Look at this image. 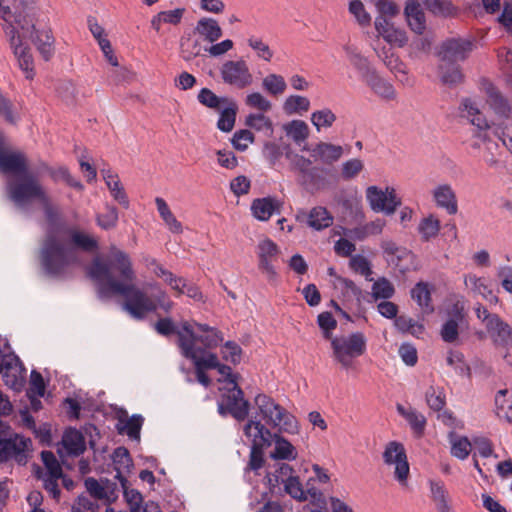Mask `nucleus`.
I'll list each match as a JSON object with an SVG mask.
<instances>
[{
	"label": "nucleus",
	"mask_w": 512,
	"mask_h": 512,
	"mask_svg": "<svg viewBox=\"0 0 512 512\" xmlns=\"http://www.w3.org/2000/svg\"><path fill=\"white\" fill-rule=\"evenodd\" d=\"M296 220L313 230L321 231L333 224L332 214L323 206H316L310 210L299 209L295 214Z\"/></svg>",
	"instance_id": "20"
},
{
	"label": "nucleus",
	"mask_w": 512,
	"mask_h": 512,
	"mask_svg": "<svg viewBox=\"0 0 512 512\" xmlns=\"http://www.w3.org/2000/svg\"><path fill=\"white\" fill-rule=\"evenodd\" d=\"M460 109L464 116L470 121L472 129H492L493 122H490L479 108L478 102L473 98H463Z\"/></svg>",
	"instance_id": "26"
},
{
	"label": "nucleus",
	"mask_w": 512,
	"mask_h": 512,
	"mask_svg": "<svg viewBox=\"0 0 512 512\" xmlns=\"http://www.w3.org/2000/svg\"><path fill=\"white\" fill-rule=\"evenodd\" d=\"M433 198L438 207L443 208L449 215H454L458 211L456 193L449 184L438 185L433 190Z\"/></svg>",
	"instance_id": "30"
},
{
	"label": "nucleus",
	"mask_w": 512,
	"mask_h": 512,
	"mask_svg": "<svg viewBox=\"0 0 512 512\" xmlns=\"http://www.w3.org/2000/svg\"><path fill=\"white\" fill-rule=\"evenodd\" d=\"M379 97L385 100H394L396 91L391 83L383 79L375 70L363 81Z\"/></svg>",
	"instance_id": "36"
},
{
	"label": "nucleus",
	"mask_w": 512,
	"mask_h": 512,
	"mask_svg": "<svg viewBox=\"0 0 512 512\" xmlns=\"http://www.w3.org/2000/svg\"><path fill=\"white\" fill-rule=\"evenodd\" d=\"M33 42L44 60L48 61L53 56L54 37L50 30L36 31V36L33 38Z\"/></svg>",
	"instance_id": "42"
},
{
	"label": "nucleus",
	"mask_w": 512,
	"mask_h": 512,
	"mask_svg": "<svg viewBox=\"0 0 512 512\" xmlns=\"http://www.w3.org/2000/svg\"><path fill=\"white\" fill-rule=\"evenodd\" d=\"M330 341L332 357L344 369L351 368L354 360L366 351V338L360 332L337 336Z\"/></svg>",
	"instance_id": "6"
},
{
	"label": "nucleus",
	"mask_w": 512,
	"mask_h": 512,
	"mask_svg": "<svg viewBox=\"0 0 512 512\" xmlns=\"http://www.w3.org/2000/svg\"><path fill=\"white\" fill-rule=\"evenodd\" d=\"M266 113L267 112L250 113L246 116L245 125L267 136H271L274 132L273 122Z\"/></svg>",
	"instance_id": "41"
},
{
	"label": "nucleus",
	"mask_w": 512,
	"mask_h": 512,
	"mask_svg": "<svg viewBox=\"0 0 512 512\" xmlns=\"http://www.w3.org/2000/svg\"><path fill=\"white\" fill-rule=\"evenodd\" d=\"M282 203L275 197L255 199L251 204L253 216L260 221H267L274 213H279Z\"/></svg>",
	"instance_id": "29"
},
{
	"label": "nucleus",
	"mask_w": 512,
	"mask_h": 512,
	"mask_svg": "<svg viewBox=\"0 0 512 512\" xmlns=\"http://www.w3.org/2000/svg\"><path fill=\"white\" fill-rule=\"evenodd\" d=\"M201 46L198 40L191 38H183L180 42V56L186 61L190 62L201 54Z\"/></svg>",
	"instance_id": "56"
},
{
	"label": "nucleus",
	"mask_w": 512,
	"mask_h": 512,
	"mask_svg": "<svg viewBox=\"0 0 512 512\" xmlns=\"http://www.w3.org/2000/svg\"><path fill=\"white\" fill-rule=\"evenodd\" d=\"M223 391L218 403V411L222 416L231 414L236 420L243 421L249 413V402L244 399L243 391L237 385L235 379L226 380V385L220 387Z\"/></svg>",
	"instance_id": "9"
},
{
	"label": "nucleus",
	"mask_w": 512,
	"mask_h": 512,
	"mask_svg": "<svg viewBox=\"0 0 512 512\" xmlns=\"http://www.w3.org/2000/svg\"><path fill=\"white\" fill-rule=\"evenodd\" d=\"M374 24L378 35L387 43L397 47H403L407 43L408 37L405 30L395 20L376 18Z\"/></svg>",
	"instance_id": "22"
},
{
	"label": "nucleus",
	"mask_w": 512,
	"mask_h": 512,
	"mask_svg": "<svg viewBox=\"0 0 512 512\" xmlns=\"http://www.w3.org/2000/svg\"><path fill=\"white\" fill-rule=\"evenodd\" d=\"M88 273L96 282L100 297L124 296L123 308L135 319L144 318L158 307L165 311L172 308V302L168 300L166 293L156 285H149L157 290L152 297L134 285L136 276L130 258L115 246L111 247L106 259L95 258Z\"/></svg>",
	"instance_id": "1"
},
{
	"label": "nucleus",
	"mask_w": 512,
	"mask_h": 512,
	"mask_svg": "<svg viewBox=\"0 0 512 512\" xmlns=\"http://www.w3.org/2000/svg\"><path fill=\"white\" fill-rule=\"evenodd\" d=\"M425 399L428 407L434 411H441L446 404V397L443 389L433 385L427 389Z\"/></svg>",
	"instance_id": "53"
},
{
	"label": "nucleus",
	"mask_w": 512,
	"mask_h": 512,
	"mask_svg": "<svg viewBox=\"0 0 512 512\" xmlns=\"http://www.w3.org/2000/svg\"><path fill=\"white\" fill-rule=\"evenodd\" d=\"M101 173L113 198L119 204H121L125 208H128L129 200L124 191L123 186L120 183L118 175L114 174L110 169H102Z\"/></svg>",
	"instance_id": "39"
},
{
	"label": "nucleus",
	"mask_w": 512,
	"mask_h": 512,
	"mask_svg": "<svg viewBox=\"0 0 512 512\" xmlns=\"http://www.w3.org/2000/svg\"><path fill=\"white\" fill-rule=\"evenodd\" d=\"M220 74L224 83L240 89L249 86L253 81L249 67L242 59L224 62L221 66Z\"/></svg>",
	"instance_id": "19"
},
{
	"label": "nucleus",
	"mask_w": 512,
	"mask_h": 512,
	"mask_svg": "<svg viewBox=\"0 0 512 512\" xmlns=\"http://www.w3.org/2000/svg\"><path fill=\"white\" fill-rule=\"evenodd\" d=\"M96 222L104 230L114 228L118 222V211L113 206H106L105 212L97 214Z\"/></svg>",
	"instance_id": "62"
},
{
	"label": "nucleus",
	"mask_w": 512,
	"mask_h": 512,
	"mask_svg": "<svg viewBox=\"0 0 512 512\" xmlns=\"http://www.w3.org/2000/svg\"><path fill=\"white\" fill-rule=\"evenodd\" d=\"M0 171L4 174L14 175L16 178L7 182V193L11 199V187L16 183H23L27 179H38L28 168L26 156L19 151L0 149Z\"/></svg>",
	"instance_id": "11"
},
{
	"label": "nucleus",
	"mask_w": 512,
	"mask_h": 512,
	"mask_svg": "<svg viewBox=\"0 0 512 512\" xmlns=\"http://www.w3.org/2000/svg\"><path fill=\"white\" fill-rule=\"evenodd\" d=\"M431 497L439 512H450L447 489L442 481H430Z\"/></svg>",
	"instance_id": "43"
},
{
	"label": "nucleus",
	"mask_w": 512,
	"mask_h": 512,
	"mask_svg": "<svg viewBox=\"0 0 512 512\" xmlns=\"http://www.w3.org/2000/svg\"><path fill=\"white\" fill-rule=\"evenodd\" d=\"M365 195L370 208L374 212L392 215L401 205V199L397 197L396 191L392 187H386L383 190L377 186H369Z\"/></svg>",
	"instance_id": "15"
},
{
	"label": "nucleus",
	"mask_w": 512,
	"mask_h": 512,
	"mask_svg": "<svg viewBox=\"0 0 512 512\" xmlns=\"http://www.w3.org/2000/svg\"><path fill=\"white\" fill-rule=\"evenodd\" d=\"M439 75L443 84L454 86L459 84L463 75L457 65L453 62H443L439 66Z\"/></svg>",
	"instance_id": "46"
},
{
	"label": "nucleus",
	"mask_w": 512,
	"mask_h": 512,
	"mask_svg": "<svg viewBox=\"0 0 512 512\" xmlns=\"http://www.w3.org/2000/svg\"><path fill=\"white\" fill-rule=\"evenodd\" d=\"M262 88L271 95H281L287 89V84L283 76L275 73L268 74L262 80Z\"/></svg>",
	"instance_id": "50"
},
{
	"label": "nucleus",
	"mask_w": 512,
	"mask_h": 512,
	"mask_svg": "<svg viewBox=\"0 0 512 512\" xmlns=\"http://www.w3.org/2000/svg\"><path fill=\"white\" fill-rule=\"evenodd\" d=\"M195 32L198 33L203 40L214 43L219 40L223 31L218 22L213 18H201L195 27Z\"/></svg>",
	"instance_id": "40"
},
{
	"label": "nucleus",
	"mask_w": 512,
	"mask_h": 512,
	"mask_svg": "<svg viewBox=\"0 0 512 512\" xmlns=\"http://www.w3.org/2000/svg\"><path fill=\"white\" fill-rule=\"evenodd\" d=\"M349 12L354 16L356 22L361 27H368L371 24V16L366 11L360 0H352L349 3Z\"/></svg>",
	"instance_id": "60"
},
{
	"label": "nucleus",
	"mask_w": 512,
	"mask_h": 512,
	"mask_svg": "<svg viewBox=\"0 0 512 512\" xmlns=\"http://www.w3.org/2000/svg\"><path fill=\"white\" fill-rule=\"evenodd\" d=\"M472 50V43L463 39H450L443 43L440 51L443 62L464 60Z\"/></svg>",
	"instance_id": "25"
},
{
	"label": "nucleus",
	"mask_w": 512,
	"mask_h": 512,
	"mask_svg": "<svg viewBox=\"0 0 512 512\" xmlns=\"http://www.w3.org/2000/svg\"><path fill=\"white\" fill-rule=\"evenodd\" d=\"M405 16L412 31L422 34L426 28L425 14L417 0H409L405 6Z\"/></svg>",
	"instance_id": "35"
},
{
	"label": "nucleus",
	"mask_w": 512,
	"mask_h": 512,
	"mask_svg": "<svg viewBox=\"0 0 512 512\" xmlns=\"http://www.w3.org/2000/svg\"><path fill=\"white\" fill-rule=\"evenodd\" d=\"M113 462L115 464V468L117 470L116 477L121 480V478H124L122 476L123 471L129 470L131 466V458L129 455V452L124 447H118L113 454Z\"/></svg>",
	"instance_id": "58"
},
{
	"label": "nucleus",
	"mask_w": 512,
	"mask_h": 512,
	"mask_svg": "<svg viewBox=\"0 0 512 512\" xmlns=\"http://www.w3.org/2000/svg\"><path fill=\"white\" fill-rule=\"evenodd\" d=\"M143 421L140 415L128 417L127 412L122 411L118 415L117 430L120 434H126L130 439L139 441Z\"/></svg>",
	"instance_id": "33"
},
{
	"label": "nucleus",
	"mask_w": 512,
	"mask_h": 512,
	"mask_svg": "<svg viewBox=\"0 0 512 512\" xmlns=\"http://www.w3.org/2000/svg\"><path fill=\"white\" fill-rule=\"evenodd\" d=\"M281 483L284 485V490L292 498L298 501H306V492L297 476H289L288 478H281Z\"/></svg>",
	"instance_id": "55"
},
{
	"label": "nucleus",
	"mask_w": 512,
	"mask_h": 512,
	"mask_svg": "<svg viewBox=\"0 0 512 512\" xmlns=\"http://www.w3.org/2000/svg\"><path fill=\"white\" fill-rule=\"evenodd\" d=\"M76 248L92 251L97 248V241L88 233L76 228L68 229L65 235L59 231L47 234L41 248V264L47 274L62 276L74 265L80 264Z\"/></svg>",
	"instance_id": "2"
},
{
	"label": "nucleus",
	"mask_w": 512,
	"mask_h": 512,
	"mask_svg": "<svg viewBox=\"0 0 512 512\" xmlns=\"http://www.w3.org/2000/svg\"><path fill=\"white\" fill-rule=\"evenodd\" d=\"M397 412L408 422L413 434L416 437H421L426 428V417L415 408L405 407L401 404L396 406Z\"/></svg>",
	"instance_id": "34"
},
{
	"label": "nucleus",
	"mask_w": 512,
	"mask_h": 512,
	"mask_svg": "<svg viewBox=\"0 0 512 512\" xmlns=\"http://www.w3.org/2000/svg\"><path fill=\"white\" fill-rule=\"evenodd\" d=\"M336 121V115L329 108L316 110L311 114V122L320 131L322 128H330Z\"/></svg>",
	"instance_id": "54"
},
{
	"label": "nucleus",
	"mask_w": 512,
	"mask_h": 512,
	"mask_svg": "<svg viewBox=\"0 0 512 512\" xmlns=\"http://www.w3.org/2000/svg\"><path fill=\"white\" fill-rule=\"evenodd\" d=\"M248 45L253 49L257 56L264 61H271L273 57V51L270 49L268 44L264 43L261 38L251 36L247 40Z\"/></svg>",
	"instance_id": "64"
},
{
	"label": "nucleus",
	"mask_w": 512,
	"mask_h": 512,
	"mask_svg": "<svg viewBox=\"0 0 512 512\" xmlns=\"http://www.w3.org/2000/svg\"><path fill=\"white\" fill-rule=\"evenodd\" d=\"M155 203L160 217L165 222L169 230L175 234L182 233V224L175 218L166 201L163 198L157 197L155 199Z\"/></svg>",
	"instance_id": "44"
},
{
	"label": "nucleus",
	"mask_w": 512,
	"mask_h": 512,
	"mask_svg": "<svg viewBox=\"0 0 512 512\" xmlns=\"http://www.w3.org/2000/svg\"><path fill=\"white\" fill-rule=\"evenodd\" d=\"M344 51L350 63L358 71L362 81L375 71V69L370 65L368 59L364 57L356 47L345 45Z\"/></svg>",
	"instance_id": "38"
},
{
	"label": "nucleus",
	"mask_w": 512,
	"mask_h": 512,
	"mask_svg": "<svg viewBox=\"0 0 512 512\" xmlns=\"http://www.w3.org/2000/svg\"><path fill=\"white\" fill-rule=\"evenodd\" d=\"M183 14L184 9L180 8L175 10L162 11L152 18L151 26L153 29L159 32L162 23L176 25L181 21Z\"/></svg>",
	"instance_id": "49"
},
{
	"label": "nucleus",
	"mask_w": 512,
	"mask_h": 512,
	"mask_svg": "<svg viewBox=\"0 0 512 512\" xmlns=\"http://www.w3.org/2000/svg\"><path fill=\"white\" fill-rule=\"evenodd\" d=\"M237 106L235 103H229L227 107L221 112L217 127L224 132H229L233 129L236 119Z\"/></svg>",
	"instance_id": "57"
},
{
	"label": "nucleus",
	"mask_w": 512,
	"mask_h": 512,
	"mask_svg": "<svg viewBox=\"0 0 512 512\" xmlns=\"http://www.w3.org/2000/svg\"><path fill=\"white\" fill-rule=\"evenodd\" d=\"M446 319L442 324L440 335L446 343H456L460 331L468 326L466 300L463 296L456 297L446 308Z\"/></svg>",
	"instance_id": "10"
},
{
	"label": "nucleus",
	"mask_w": 512,
	"mask_h": 512,
	"mask_svg": "<svg viewBox=\"0 0 512 512\" xmlns=\"http://www.w3.org/2000/svg\"><path fill=\"white\" fill-rule=\"evenodd\" d=\"M85 487L93 498L105 503L112 502L117 498L114 484L108 481L99 482L94 478H87Z\"/></svg>",
	"instance_id": "31"
},
{
	"label": "nucleus",
	"mask_w": 512,
	"mask_h": 512,
	"mask_svg": "<svg viewBox=\"0 0 512 512\" xmlns=\"http://www.w3.org/2000/svg\"><path fill=\"white\" fill-rule=\"evenodd\" d=\"M440 231V221L433 215L423 218L418 226L423 241H429L435 238Z\"/></svg>",
	"instance_id": "51"
},
{
	"label": "nucleus",
	"mask_w": 512,
	"mask_h": 512,
	"mask_svg": "<svg viewBox=\"0 0 512 512\" xmlns=\"http://www.w3.org/2000/svg\"><path fill=\"white\" fill-rule=\"evenodd\" d=\"M122 488L124 490V497L129 505L130 512H139L144 506L142 505V495L134 489H128L126 486L127 480L121 478L120 480Z\"/></svg>",
	"instance_id": "63"
},
{
	"label": "nucleus",
	"mask_w": 512,
	"mask_h": 512,
	"mask_svg": "<svg viewBox=\"0 0 512 512\" xmlns=\"http://www.w3.org/2000/svg\"><path fill=\"white\" fill-rule=\"evenodd\" d=\"M256 254L259 270L266 275L268 281H275L277 271L274 264L280 255L278 245L269 238H263L257 244Z\"/></svg>",
	"instance_id": "17"
},
{
	"label": "nucleus",
	"mask_w": 512,
	"mask_h": 512,
	"mask_svg": "<svg viewBox=\"0 0 512 512\" xmlns=\"http://www.w3.org/2000/svg\"><path fill=\"white\" fill-rule=\"evenodd\" d=\"M62 446L67 455L78 456L86 449L85 438L77 429L69 428L62 437Z\"/></svg>",
	"instance_id": "37"
},
{
	"label": "nucleus",
	"mask_w": 512,
	"mask_h": 512,
	"mask_svg": "<svg viewBox=\"0 0 512 512\" xmlns=\"http://www.w3.org/2000/svg\"><path fill=\"white\" fill-rule=\"evenodd\" d=\"M479 91L485 104L499 119H509L512 116V103L498 86L489 79L483 78L479 83Z\"/></svg>",
	"instance_id": "14"
},
{
	"label": "nucleus",
	"mask_w": 512,
	"mask_h": 512,
	"mask_svg": "<svg viewBox=\"0 0 512 512\" xmlns=\"http://www.w3.org/2000/svg\"><path fill=\"white\" fill-rule=\"evenodd\" d=\"M16 26L9 24L6 33L10 35L11 47L18 60L19 67L25 72L27 79L34 77V63L30 49L22 43V37L31 34L34 30V23L31 16L18 14L15 17Z\"/></svg>",
	"instance_id": "4"
},
{
	"label": "nucleus",
	"mask_w": 512,
	"mask_h": 512,
	"mask_svg": "<svg viewBox=\"0 0 512 512\" xmlns=\"http://www.w3.org/2000/svg\"><path fill=\"white\" fill-rule=\"evenodd\" d=\"M304 150L310 152L311 158L314 162L331 165L338 161L343 155V148L340 145H335L327 142H320L309 148L305 146Z\"/></svg>",
	"instance_id": "24"
},
{
	"label": "nucleus",
	"mask_w": 512,
	"mask_h": 512,
	"mask_svg": "<svg viewBox=\"0 0 512 512\" xmlns=\"http://www.w3.org/2000/svg\"><path fill=\"white\" fill-rule=\"evenodd\" d=\"M41 458L45 469L41 470L39 468L36 472L37 477L43 481L44 488L47 492H49L54 499H57L60 495L58 480L62 479V483L67 489H72L74 482L64 477L62 467L51 451H43Z\"/></svg>",
	"instance_id": "12"
},
{
	"label": "nucleus",
	"mask_w": 512,
	"mask_h": 512,
	"mask_svg": "<svg viewBox=\"0 0 512 512\" xmlns=\"http://www.w3.org/2000/svg\"><path fill=\"white\" fill-rule=\"evenodd\" d=\"M492 129H472L470 146L474 150H480L484 146L483 159L490 166L497 163L495 152L498 149V143L491 138Z\"/></svg>",
	"instance_id": "21"
},
{
	"label": "nucleus",
	"mask_w": 512,
	"mask_h": 512,
	"mask_svg": "<svg viewBox=\"0 0 512 512\" xmlns=\"http://www.w3.org/2000/svg\"><path fill=\"white\" fill-rule=\"evenodd\" d=\"M271 444H274L270 457L274 460H295L298 456L297 449L278 433H271Z\"/></svg>",
	"instance_id": "32"
},
{
	"label": "nucleus",
	"mask_w": 512,
	"mask_h": 512,
	"mask_svg": "<svg viewBox=\"0 0 512 512\" xmlns=\"http://www.w3.org/2000/svg\"><path fill=\"white\" fill-rule=\"evenodd\" d=\"M290 159L291 169L297 172L303 183H313L318 174V168L313 166V159L306 158L299 154H287Z\"/></svg>",
	"instance_id": "28"
},
{
	"label": "nucleus",
	"mask_w": 512,
	"mask_h": 512,
	"mask_svg": "<svg viewBox=\"0 0 512 512\" xmlns=\"http://www.w3.org/2000/svg\"><path fill=\"white\" fill-rule=\"evenodd\" d=\"M411 296L425 312L429 313L433 311V307L430 303L431 295L427 284L418 283L412 289Z\"/></svg>",
	"instance_id": "52"
},
{
	"label": "nucleus",
	"mask_w": 512,
	"mask_h": 512,
	"mask_svg": "<svg viewBox=\"0 0 512 512\" xmlns=\"http://www.w3.org/2000/svg\"><path fill=\"white\" fill-rule=\"evenodd\" d=\"M180 350L181 354L188 359H191L195 365L197 381L208 387L211 383L210 378L204 372L205 369H212L218 365V357L215 353L205 351L202 348H193L191 343L186 339L191 336L188 327H185L180 335Z\"/></svg>",
	"instance_id": "7"
},
{
	"label": "nucleus",
	"mask_w": 512,
	"mask_h": 512,
	"mask_svg": "<svg viewBox=\"0 0 512 512\" xmlns=\"http://www.w3.org/2000/svg\"><path fill=\"white\" fill-rule=\"evenodd\" d=\"M185 327L191 332V336L186 339L193 348L212 349L217 347L223 341V335L216 328L197 322L183 321L181 327L177 330L178 346L180 347V335Z\"/></svg>",
	"instance_id": "13"
},
{
	"label": "nucleus",
	"mask_w": 512,
	"mask_h": 512,
	"mask_svg": "<svg viewBox=\"0 0 512 512\" xmlns=\"http://www.w3.org/2000/svg\"><path fill=\"white\" fill-rule=\"evenodd\" d=\"M451 444V454L460 459H466L471 451V442L467 437L458 436L455 433L449 434Z\"/></svg>",
	"instance_id": "48"
},
{
	"label": "nucleus",
	"mask_w": 512,
	"mask_h": 512,
	"mask_svg": "<svg viewBox=\"0 0 512 512\" xmlns=\"http://www.w3.org/2000/svg\"><path fill=\"white\" fill-rule=\"evenodd\" d=\"M32 441L16 434L8 439H0V462L15 459L19 464L27 462L31 452Z\"/></svg>",
	"instance_id": "18"
},
{
	"label": "nucleus",
	"mask_w": 512,
	"mask_h": 512,
	"mask_svg": "<svg viewBox=\"0 0 512 512\" xmlns=\"http://www.w3.org/2000/svg\"><path fill=\"white\" fill-rule=\"evenodd\" d=\"M384 463L393 468L394 478L400 485H406L409 476V463L403 444L391 441L383 452Z\"/></svg>",
	"instance_id": "16"
},
{
	"label": "nucleus",
	"mask_w": 512,
	"mask_h": 512,
	"mask_svg": "<svg viewBox=\"0 0 512 512\" xmlns=\"http://www.w3.org/2000/svg\"><path fill=\"white\" fill-rule=\"evenodd\" d=\"M283 129L296 144L305 142L309 137V127L303 120H292L285 124Z\"/></svg>",
	"instance_id": "45"
},
{
	"label": "nucleus",
	"mask_w": 512,
	"mask_h": 512,
	"mask_svg": "<svg viewBox=\"0 0 512 512\" xmlns=\"http://www.w3.org/2000/svg\"><path fill=\"white\" fill-rule=\"evenodd\" d=\"M486 330L495 346L508 347L512 345V327L503 321L500 316L492 317V321H490Z\"/></svg>",
	"instance_id": "27"
},
{
	"label": "nucleus",
	"mask_w": 512,
	"mask_h": 512,
	"mask_svg": "<svg viewBox=\"0 0 512 512\" xmlns=\"http://www.w3.org/2000/svg\"><path fill=\"white\" fill-rule=\"evenodd\" d=\"M310 109V100L301 95H290L283 103V110L288 115L303 114Z\"/></svg>",
	"instance_id": "47"
},
{
	"label": "nucleus",
	"mask_w": 512,
	"mask_h": 512,
	"mask_svg": "<svg viewBox=\"0 0 512 512\" xmlns=\"http://www.w3.org/2000/svg\"><path fill=\"white\" fill-rule=\"evenodd\" d=\"M465 288L468 292L475 296H481L490 304H498L499 298L494 294L493 290L487 284L484 277H479L474 273H468L463 276Z\"/></svg>",
	"instance_id": "23"
},
{
	"label": "nucleus",
	"mask_w": 512,
	"mask_h": 512,
	"mask_svg": "<svg viewBox=\"0 0 512 512\" xmlns=\"http://www.w3.org/2000/svg\"><path fill=\"white\" fill-rule=\"evenodd\" d=\"M243 432L252 443L249 468L257 471L264 464L263 449L271 445V432L256 419H250L243 426Z\"/></svg>",
	"instance_id": "8"
},
{
	"label": "nucleus",
	"mask_w": 512,
	"mask_h": 512,
	"mask_svg": "<svg viewBox=\"0 0 512 512\" xmlns=\"http://www.w3.org/2000/svg\"><path fill=\"white\" fill-rule=\"evenodd\" d=\"M245 104L258 112H269L272 109V103L260 92H252L245 98Z\"/></svg>",
	"instance_id": "59"
},
{
	"label": "nucleus",
	"mask_w": 512,
	"mask_h": 512,
	"mask_svg": "<svg viewBox=\"0 0 512 512\" xmlns=\"http://www.w3.org/2000/svg\"><path fill=\"white\" fill-rule=\"evenodd\" d=\"M255 405L266 424L277 428L280 432L295 434L298 432L296 418L286 409L265 394L255 397Z\"/></svg>",
	"instance_id": "5"
},
{
	"label": "nucleus",
	"mask_w": 512,
	"mask_h": 512,
	"mask_svg": "<svg viewBox=\"0 0 512 512\" xmlns=\"http://www.w3.org/2000/svg\"><path fill=\"white\" fill-rule=\"evenodd\" d=\"M385 225H386L385 220H383V219H376L374 221H371V222L365 224L361 228L355 229L353 231V234H354V236L357 239L362 240V239L366 238L369 235H378V234H380L383 231Z\"/></svg>",
	"instance_id": "61"
},
{
	"label": "nucleus",
	"mask_w": 512,
	"mask_h": 512,
	"mask_svg": "<svg viewBox=\"0 0 512 512\" xmlns=\"http://www.w3.org/2000/svg\"><path fill=\"white\" fill-rule=\"evenodd\" d=\"M11 201L21 210L28 209L34 201L39 202L50 223H54L58 216V208L53 204L51 197L39 179H27L23 183L13 184L11 187Z\"/></svg>",
	"instance_id": "3"
}]
</instances>
